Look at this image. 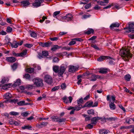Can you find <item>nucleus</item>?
Returning a JSON list of instances; mask_svg holds the SVG:
<instances>
[{
    "mask_svg": "<svg viewBox=\"0 0 134 134\" xmlns=\"http://www.w3.org/2000/svg\"><path fill=\"white\" fill-rule=\"evenodd\" d=\"M119 53L123 57V59L125 60H128L129 58L131 57L129 50L126 48H123L121 49Z\"/></svg>",
    "mask_w": 134,
    "mask_h": 134,
    "instance_id": "1",
    "label": "nucleus"
},
{
    "mask_svg": "<svg viewBox=\"0 0 134 134\" xmlns=\"http://www.w3.org/2000/svg\"><path fill=\"white\" fill-rule=\"evenodd\" d=\"M33 81L36 87H40L43 86V80L38 77H36L33 79Z\"/></svg>",
    "mask_w": 134,
    "mask_h": 134,
    "instance_id": "2",
    "label": "nucleus"
},
{
    "mask_svg": "<svg viewBox=\"0 0 134 134\" xmlns=\"http://www.w3.org/2000/svg\"><path fill=\"white\" fill-rule=\"evenodd\" d=\"M67 68V66L66 65H62L60 66L58 73V76L61 77L62 76Z\"/></svg>",
    "mask_w": 134,
    "mask_h": 134,
    "instance_id": "3",
    "label": "nucleus"
},
{
    "mask_svg": "<svg viewBox=\"0 0 134 134\" xmlns=\"http://www.w3.org/2000/svg\"><path fill=\"white\" fill-rule=\"evenodd\" d=\"M44 79L45 81L49 84H51L52 83V78L49 75H46L44 77Z\"/></svg>",
    "mask_w": 134,
    "mask_h": 134,
    "instance_id": "4",
    "label": "nucleus"
},
{
    "mask_svg": "<svg viewBox=\"0 0 134 134\" xmlns=\"http://www.w3.org/2000/svg\"><path fill=\"white\" fill-rule=\"evenodd\" d=\"M72 16L70 14H67L65 16L62 17V21H66L65 20H66L67 21L71 20L72 18Z\"/></svg>",
    "mask_w": 134,
    "mask_h": 134,
    "instance_id": "5",
    "label": "nucleus"
},
{
    "mask_svg": "<svg viewBox=\"0 0 134 134\" xmlns=\"http://www.w3.org/2000/svg\"><path fill=\"white\" fill-rule=\"evenodd\" d=\"M134 24L131 23L129 24V26L128 27H125L124 29V30L128 29L129 31H126V32H134Z\"/></svg>",
    "mask_w": 134,
    "mask_h": 134,
    "instance_id": "6",
    "label": "nucleus"
},
{
    "mask_svg": "<svg viewBox=\"0 0 134 134\" xmlns=\"http://www.w3.org/2000/svg\"><path fill=\"white\" fill-rule=\"evenodd\" d=\"M44 2V0H36L32 4V5L34 7H38L41 6V4Z\"/></svg>",
    "mask_w": 134,
    "mask_h": 134,
    "instance_id": "7",
    "label": "nucleus"
},
{
    "mask_svg": "<svg viewBox=\"0 0 134 134\" xmlns=\"http://www.w3.org/2000/svg\"><path fill=\"white\" fill-rule=\"evenodd\" d=\"M42 54L40 53L38 54L37 56V57L40 59L43 58V57H46L48 55V52L47 51H43L42 52Z\"/></svg>",
    "mask_w": 134,
    "mask_h": 134,
    "instance_id": "8",
    "label": "nucleus"
},
{
    "mask_svg": "<svg viewBox=\"0 0 134 134\" xmlns=\"http://www.w3.org/2000/svg\"><path fill=\"white\" fill-rule=\"evenodd\" d=\"M62 99L63 100V102L66 104L71 103L72 99V98L71 96L69 97L68 98L66 96H65Z\"/></svg>",
    "mask_w": 134,
    "mask_h": 134,
    "instance_id": "9",
    "label": "nucleus"
},
{
    "mask_svg": "<svg viewBox=\"0 0 134 134\" xmlns=\"http://www.w3.org/2000/svg\"><path fill=\"white\" fill-rule=\"evenodd\" d=\"M69 71L72 72L78 70V68L72 65H70L69 66Z\"/></svg>",
    "mask_w": 134,
    "mask_h": 134,
    "instance_id": "10",
    "label": "nucleus"
},
{
    "mask_svg": "<svg viewBox=\"0 0 134 134\" xmlns=\"http://www.w3.org/2000/svg\"><path fill=\"white\" fill-rule=\"evenodd\" d=\"M31 0H23L21 2V3L23 4L24 6H26L30 5V3L29 2H31Z\"/></svg>",
    "mask_w": 134,
    "mask_h": 134,
    "instance_id": "11",
    "label": "nucleus"
},
{
    "mask_svg": "<svg viewBox=\"0 0 134 134\" xmlns=\"http://www.w3.org/2000/svg\"><path fill=\"white\" fill-rule=\"evenodd\" d=\"M99 78L100 76L99 75H92L91 77L89 78V79L90 81H94L96 80L97 78Z\"/></svg>",
    "mask_w": 134,
    "mask_h": 134,
    "instance_id": "12",
    "label": "nucleus"
},
{
    "mask_svg": "<svg viewBox=\"0 0 134 134\" xmlns=\"http://www.w3.org/2000/svg\"><path fill=\"white\" fill-rule=\"evenodd\" d=\"M6 60L7 62L11 63L14 62L16 60L15 58L13 57H7Z\"/></svg>",
    "mask_w": 134,
    "mask_h": 134,
    "instance_id": "13",
    "label": "nucleus"
},
{
    "mask_svg": "<svg viewBox=\"0 0 134 134\" xmlns=\"http://www.w3.org/2000/svg\"><path fill=\"white\" fill-rule=\"evenodd\" d=\"M93 102L91 100L85 103L84 105V107H92L93 106Z\"/></svg>",
    "mask_w": 134,
    "mask_h": 134,
    "instance_id": "14",
    "label": "nucleus"
},
{
    "mask_svg": "<svg viewBox=\"0 0 134 134\" xmlns=\"http://www.w3.org/2000/svg\"><path fill=\"white\" fill-rule=\"evenodd\" d=\"M8 42L10 43V45L12 48H16L19 45V43L15 41H14L13 43L9 42Z\"/></svg>",
    "mask_w": 134,
    "mask_h": 134,
    "instance_id": "15",
    "label": "nucleus"
},
{
    "mask_svg": "<svg viewBox=\"0 0 134 134\" xmlns=\"http://www.w3.org/2000/svg\"><path fill=\"white\" fill-rule=\"evenodd\" d=\"M109 58V57H108L106 56H102L100 57L97 59L98 61L99 62H101L103 61L106 59H108Z\"/></svg>",
    "mask_w": 134,
    "mask_h": 134,
    "instance_id": "16",
    "label": "nucleus"
},
{
    "mask_svg": "<svg viewBox=\"0 0 134 134\" xmlns=\"http://www.w3.org/2000/svg\"><path fill=\"white\" fill-rule=\"evenodd\" d=\"M40 44L43 47H48L50 46V44L48 42L42 43L40 42Z\"/></svg>",
    "mask_w": 134,
    "mask_h": 134,
    "instance_id": "17",
    "label": "nucleus"
},
{
    "mask_svg": "<svg viewBox=\"0 0 134 134\" xmlns=\"http://www.w3.org/2000/svg\"><path fill=\"white\" fill-rule=\"evenodd\" d=\"M59 68V66H58L53 65V70L55 72L58 73Z\"/></svg>",
    "mask_w": 134,
    "mask_h": 134,
    "instance_id": "18",
    "label": "nucleus"
},
{
    "mask_svg": "<svg viewBox=\"0 0 134 134\" xmlns=\"http://www.w3.org/2000/svg\"><path fill=\"white\" fill-rule=\"evenodd\" d=\"M120 24L117 23H115L112 24L110 26V27L111 29H113L114 27H118L120 26Z\"/></svg>",
    "mask_w": 134,
    "mask_h": 134,
    "instance_id": "19",
    "label": "nucleus"
},
{
    "mask_svg": "<svg viewBox=\"0 0 134 134\" xmlns=\"http://www.w3.org/2000/svg\"><path fill=\"white\" fill-rule=\"evenodd\" d=\"M9 123L10 124L12 125H18V122L16 121H14L12 119H10L9 120Z\"/></svg>",
    "mask_w": 134,
    "mask_h": 134,
    "instance_id": "20",
    "label": "nucleus"
},
{
    "mask_svg": "<svg viewBox=\"0 0 134 134\" xmlns=\"http://www.w3.org/2000/svg\"><path fill=\"white\" fill-rule=\"evenodd\" d=\"M109 106L111 110H114L116 108V106L113 103L110 102Z\"/></svg>",
    "mask_w": 134,
    "mask_h": 134,
    "instance_id": "21",
    "label": "nucleus"
},
{
    "mask_svg": "<svg viewBox=\"0 0 134 134\" xmlns=\"http://www.w3.org/2000/svg\"><path fill=\"white\" fill-rule=\"evenodd\" d=\"M4 97L5 99H8L11 98L12 95L10 93H7L4 95Z\"/></svg>",
    "mask_w": 134,
    "mask_h": 134,
    "instance_id": "22",
    "label": "nucleus"
},
{
    "mask_svg": "<svg viewBox=\"0 0 134 134\" xmlns=\"http://www.w3.org/2000/svg\"><path fill=\"white\" fill-rule=\"evenodd\" d=\"M98 117H94L92 118V119L91 124H96L97 122L98 119H98Z\"/></svg>",
    "mask_w": 134,
    "mask_h": 134,
    "instance_id": "23",
    "label": "nucleus"
},
{
    "mask_svg": "<svg viewBox=\"0 0 134 134\" xmlns=\"http://www.w3.org/2000/svg\"><path fill=\"white\" fill-rule=\"evenodd\" d=\"M109 132L108 130H100L99 131L100 134H107Z\"/></svg>",
    "mask_w": 134,
    "mask_h": 134,
    "instance_id": "24",
    "label": "nucleus"
},
{
    "mask_svg": "<svg viewBox=\"0 0 134 134\" xmlns=\"http://www.w3.org/2000/svg\"><path fill=\"white\" fill-rule=\"evenodd\" d=\"M36 86L34 84L32 85H27L26 87V88L29 89H32L35 88Z\"/></svg>",
    "mask_w": 134,
    "mask_h": 134,
    "instance_id": "25",
    "label": "nucleus"
},
{
    "mask_svg": "<svg viewBox=\"0 0 134 134\" xmlns=\"http://www.w3.org/2000/svg\"><path fill=\"white\" fill-rule=\"evenodd\" d=\"M82 107V105H80L77 107H74V109L75 111H77L80 110Z\"/></svg>",
    "mask_w": 134,
    "mask_h": 134,
    "instance_id": "26",
    "label": "nucleus"
},
{
    "mask_svg": "<svg viewBox=\"0 0 134 134\" xmlns=\"http://www.w3.org/2000/svg\"><path fill=\"white\" fill-rule=\"evenodd\" d=\"M27 51L26 50H23L21 53H19V56L23 57L26 55L27 53Z\"/></svg>",
    "mask_w": 134,
    "mask_h": 134,
    "instance_id": "27",
    "label": "nucleus"
},
{
    "mask_svg": "<svg viewBox=\"0 0 134 134\" xmlns=\"http://www.w3.org/2000/svg\"><path fill=\"white\" fill-rule=\"evenodd\" d=\"M9 80V79L8 78L4 77L2 79L1 81V83L3 84H4L8 81Z\"/></svg>",
    "mask_w": 134,
    "mask_h": 134,
    "instance_id": "28",
    "label": "nucleus"
},
{
    "mask_svg": "<svg viewBox=\"0 0 134 134\" xmlns=\"http://www.w3.org/2000/svg\"><path fill=\"white\" fill-rule=\"evenodd\" d=\"M124 78L126 80L129 81L130 80L131 76L129 74H127L125 76Z\"/></svg>",
    "mask_w": 134,
    "mask_h": 134,
    "instance_id": "29",
    "label": "nucleus"
},
{
    "mask_svg": "<svg viewBox=\"0 0 134 134\" xmlns=\"http://www.w3.org/2000/svg\"><path fill=\"white\" fill-rule=\"evenodd\" d=\"M99 72L102 74H105L107 72V70L106 69H101L99 71Z\"/></svg>",
    "mask_w": 134,
    "mask_h": 134,
    "instance_id": "30",
    "label": "nucleus"
},
{
    "mask_svg": "<svg viewBox=\"0 0 134 134\" xmlns=\"http://www.w3.org/2000/svg\"><path fill=\"white\" fill-rule=\"evenodd\" d=\"M30 35L32 37L35 38L37 37V34L35 32L32 31Z\"/></svg>",
    "mask_w": 134,
    "mask_h": 134,
    "instance_id": "31",
    "label": "nucleus"
},
{
    "mask_svg": "<svg viewBox=\"0 0 134 134\" xmlns=\"http://www.w3.org/2000/svg\"><path fill=\"white\" fill-rule=\"evenodd\" d=\"M20 84V80L19 79H17L16 81L14 83V85L15 86H19Z\"/></svg>",
    "mask_w": 134,
    "mask_h": 134,
    "instance_id": "32",
    "label": "nucleus"
},
{
    "mask_svg": "<svg viewBox=\"0 0 134 134\" xmlns=\"http://www.w3.org/2000/svg\"><path fill=\"white\" fill-rule=\"evenodd\" d=\"M58 118L57 116H53L51 117L52 120L53 121L57 122Z\"/></svg>",
    "mask_w": 134,
    "mask_h": 134,
    "instance_id": "33",
    "label": "nucleus"
},
{
    "mask_svg": "<svg viewBox=\"0 0 134 134\" xmlns=\"http://www.w3.org/2000/svg\"><path fill=\"white\" fill-rule=\"evenodd\" d=\"M60 48L57 45L54 46L51 49V50L53 51H55L56 50Z\"/></svg>",
    "mask_w": 134,
    "mask_h": 134,
    "instance_id": "34",
    "label": "nucleus"
},
{
    "mask_svg": "<svg viewBox=\"0 0 134 134\" xmlns=\"http://www.w3.org/2000/svg\"><path fill=\"white\" fill-rule=\"evenodd\" d=\"M18 64L17 63H14L12 66V69L14 70L16 69L17 67Z\"/></svg>",
    "mask_w": 134,
    "mask_h": 134,
    "instance_id": "35",
    "label": "nucleus"
},
{
    "mask_svg": "<svg viewBox=\"0 0 134 134\" xmlns=\"http://www.w3.org/2000/svg\"><path fill=\"white\" fill-rule=\"evenodd\" d=\"M97 3L98 4L102 6H105L106 5V4L104 3L103 1H97Z\"/></svg>",
    "mask_w": 134,
    "mask_h": 134,
    "instance_id": "36",
    "label": "nucleus"
},
{
    "mask_svg": "<svg viewBox=\"0 0 134 134\" xmlns=\"http://www.w3.org/2000/svg\"><path fill=\"white\" fill-rule=\"evenodd\" d=\"M94 32V30L92 29H90L89 30L87 31L85 33V34H87L89 35L91 34V33H93Z\"/></svg>",
    "mask_w": 134,
    "mask_h": 134,
    "instance_id": "37",
    "label": "nucleus"
},
{
    "mask_svg": "<svg viewBox=\"0 0 134 134\" xmlns=\"http://www.w3.org/2000/svg\"><path fill=\"white\" fill-rule=\"evenodd\" d=\"M10 84H7L4 85L2 87V89L4 90H6L8 89V88L10 86Z\"/></svg>",
    "mask_w": 134,
    "mask_h": 134,
    "instance_id": "38",
    "label": "nucleus"
},
{
    "mask_svg": "<svg viewBox=\"0 0 134 134\" xmlns=\"http://www.w3.org/2000/svg\"><path fill=\"white\" fill-rule=\"evenodd\" d=\"M26 71L29 73H32L34 72V69L33 68H29L27 69L26 70Z\"/></svg>",
    "mask_w": 134,
    "mask_h": 134,
    "instance_id": "39",
    "label": "nucleus"
},
{
    "mask_svg": "<svg viewBox=\"0 0 134 134\" xmlns=\"http://www.w3.org/2000/svg\"><path fill=\"white\" fill-rule=\"evenodd\" d=\"M9 114L11 115H17L19 114V113L15 111H11L9 113Z\"/></svg>",
    "mask_w": 134,
    "mask_h": 134,
    "instance_id": "40",
    "label": "nucleus"
},
{
    "mask_svg": "<svg viewBox=\"0 0 134 134\" xmlns=\"http://www.w3.org/2000/svg\"><path fill=\"white\" fill-rule=\"evenodd\" d=\"M65 120L66 119L65 118H58L57 122H65Z\"/></svg>",
    "mask_w": 134,
    "mask_h": 134,
    "instance_id": "41",
    "label": "nucleus"
},
{
    "mask_svg": "<svg viewBox=\"0 0 134 134\" xmlns=\"http://www.w3.org/2000/svg\"><path fill=\"white\" fill-rule=\"evenodd\" d=\"M83 102L82 98H81L79 100H77V103L78 104H82Z\"/></svg>",
    "mask_w": 134,
    "mask_h": 134,
    "instance_id": "42",
    "label": "nucleus"
},
{
    "mask_svg": "<svg viewBox=\"0 0 134 134\" xmlns=\"http://www.w3.org/2000/svg\"><path fill=\"white\" fill-rule=\"evenodd\" d=\"M76 43L75 40H73V39L69 43L68 45L69 46H72Z\"/></svg>",
    "mask_w": 134,
    "mask_h": 134,
    "instance_id": "43",
    "label": "nucleus"
},
{
    "mask_svg": "<svg viewBox=\"0 0 134 134\" xmlns=\"http://www.w3.org/2000/svg\"><path fill=\"white\" fill-rule=\"evenodd\" d=\"M31 126H29V125H25L24 126L22 127V128L23 129H29L30 128H31Z\"/></svg>",
    "mask_w": 134,
    "mask_h": 134,
    "instance_id": "44",
    "label": "nucleus"
},
{
    "mask_svg": "<svg viewBox=\"0 0 134 134\" xmlns=\"http://www.w3.org/2000/svg\"><path fill=\"white\" fill-rule=\"evenodd\" d=\"M87 113L89 114H94V110L91 109L87 111Z\"/></svg>",
    "mask_w": 134,
    "mask_h": 134,
    "instance_id": "45",
    "label": "nucleus"
},
{
    "mask_svg": "<svg viewBox=\"0 0 134 134\" xmlns=\"http://www.w3.org/2000/svg\"><path fill=\"white\" fill-rule=\"evenodd\" d=\"M12 30V27L9 26H8L7 27L6 31L7 32L10 33L11 32Z\"/></svg>",
    "mask_w": 134,
    "mask_h": 134,
    "instance_id": "46",
    "label": "nucleus"
},
{
    "mask_svg": "<svg viewBox=\"0 0 134 134\" xmlns=\"http://www.w3.org/2000/svg\"><path fill=\"white\" fill-rule=\"evenodd\" d=\"M25 101H21L18 102L17 104L19 105H24Z\"/></svg>",
    "mask_w": 134,
    "mask_h": 134,
    "instance_id": "47",
    "label": "nucleus"
},
{
    "mask_svg": "<svg viewBox=\"0 0 134 134\" xmlns=\"http://www.w3.org/2000/svg\"><path fill=\"white\" fill-rule=\"evenodd\" d=\"M113 3H112L111 4L109 5H108L107 6L104 7H103V8L104 9H108L110 8L111 7V6H113Z\"/></svg>",
    "mask_w": 134,
    "mask_h": 134,
    "instance_id": "48",
    "label": "nucleus"
},
{
    "mask_svg": "<svg viewBox=\"0 0 134 134\" xmlns=\"http://www.w3.org/2000/svg\"><path fill=\"white\" fill-rule=\"evenodd\" d=\"M60 13V11H57L54 12L53 15V16L54 17H55L56 16L59 14Z\"/></svg>",
    "mask_w": 134,
    "mask_h": 134,
    "instance_id": "49",
    "label": "nucleus"
},
{
    "mask_svg": "<svg viewBox=\"0 0 134 134\" xmlns=\"http://www.w3.org/2000/svg\"><path fill=\"white\" fill-rule=\"evenodd\" d=\"M49 39L52 41H55L58 40V37H50L49 38Z\"/></svg>",
    "mask_w": 134,
    "mask_h": 134,
    "instance_id": "50",
    "label": "nucleus"
},
{
    "mask_svg": "<svg viewBox=\"0 0 134 134\" xmlns=\"http://www.w3.org/2000/svg\"><path fill=\"white\" fill-rule=\"evenodd\" d=\"M91 16V15L90 14H89L88 15H83L82 16V18L83 19H85L87 18H88L90 17Z\"/></svg>",
    "mask_w": 134,
    "mask_h": 134,
    "instance_id": "51",
    "label": "nucleus"
},
{
    "mask_svg": "<svg viewBox=\"0 0 134 134\" xmlns=\"http://www.w3.org/2000/svg\"><path fill=\"white\" fill-rule=\"evenodd\" d=\"M24 77L26 79L29 80L30 78V76L28 74H25Z\"/></svg>",
    "mask_w": 134,
    "mask_h": 134,
    "instance_id": "52",
    "label": "nucleus"
},
{
    "mask_svg": "<svg viewBox=\"0 0 134 134\" xmlns=\"http://www.w3.org/2000/svg\"><path fill=\"white\" fill-rule=\"evenodd\" d=\"M58 61V58L57 57H55L53 58V63L57 62Z\"/></svg>",
    "mask_w": 134,
    "mask_h": 134,
    "instance_id": "53",
    "label": "nucleus"
},
{
    "mask_svg": "<svg viewBox=\"0 0 134 134\" xmlns=\"http://www.w3.org/2000/svg\"><path fill=\"white\" fill-rule=\"evenodd\" d=\"M59 88V86H55L52 89V91H54L58 90Z\"/></svg>",
    "mask_w": 134,
    "mask_h": 134,
    "instance_id": "54",
    "label": "nucleus"
},
{
    "mask_svg": "<svg viewBox=\"0 0 134 134\" xmlns=\"http://www.w3.org/2000/svg\"><path fill=\"white\" fill-rule=\"evenodd\" d=\"M73 40H75L77 41H79V42H81L82 41H83V40L81 39L80 38H76L74 39H73Z\"/></svg>",
    "mask_w": 134,
    "mask_h": 134,
    "instance_id": "55",
    "label": "nucleus"
},
{
    "mask_svg": "<svg viewBox=\"0 0 134 134\" xmlns=\"http://www.w3.org/2000/svg\"><path fill=\"white\" fill-rule=\"evenodd\" d=\"M61 88L63 89H65L66 87V85L65 83H63L61 85Z\"/></svg>",
    "mask_w": 134,
    "mask_h": 134,
    "instance_id": "56",
    "label": "nucleus"
},
{
    "mask_svg": "<svg viewBox=\"0 0 134 134\" xmlns=\"http://www.w3.org/2000/svg\"><path fill=\"white\" fill-rule=\"evenodd\" d=\"M28 113H27L26 112H24L23 113H22L21 114V115L24 116L26 117L29 114Z\"/></svg>",
    "mask_w": 134,
    "mask_h": 134,
    "instance_id": "57",
    "label": "nucleus"
},
{
    "mask_svg": "<svg viewBox=\"0 0 134 134\" xmlns=\"http://www.w3.org/2000/svg\"><path fill=\"white\" fill-rule=\"evenodd\" d=\"M91 123V124H88L87 125V127L89 129L92 128L93 127V125Z\"/></svg>",
    "mask_w": 134,
    "mask_h": 134,
    "instance_id": "58",
    "label": "nucleus"
},
{
    "mask_svg": "<svg viewBox=\"0 0 134 134\" xmlns=\"http://www.w3.org/2000/svg\"><path fill=\"white\" fill-rule=\"evenodd\" d=\"M25 46L28 48H30L32 46V45L31 44L26 43L25 44Z\"/></svg>",
    "mask_w": 134,
    "mask_h": 134,
    "instance_id": "59",
    "label": "nucleus"
},
{
    "mask_svg": "<svg viewBox=\"0 0 134 134\" xmlns=\"http://www.w3.org/2000/svg\"><path fill=\"white\" fill-rule=\"evenodd\" d=\"M91 7V4H88L85 5V8L87 9Z\"/></svg>",
    "mask_w": 134,
    "mask_h": 134,
    "instance_id": "60",
    "label": "nucleus"
},
{
    "mask_svg": "<svg viewBox=\"0 0 134 134\" xmlns=\"http://www.w3.org/2000/svg\"><path fill=\"white\" fill-rule=\"evenodd\" d=\"M48 122H41V124L44 126H46L47 125Z\"/></svg>",
    "mask_w": 134,
    "mask_h": 134,
    "instance_id": "61",
    "label": "nucleus"
},
{
    "mask_svg": "<svg viewBox=\"0 0 134 134\" xmlns=\"http://www.w3.org/2000/svg\"><path fill=\"white\" fill-rule=\"evenodd\" d=\"M90 98V95H88L85 97L83 99L84 100H87L89 99Z\"/></svg>",
    "mask_w": 134,
    "mask_h": 134,
    "instance_id": "62",
    "label": "nucleus"
},
{
    "mask_svg": "<svg viewBox=\"0 0 134 134\" xmlns=\"http://www.w3.org/2000/svg\"><path fill=\"white\" fill-rule=\"evenodd\" d=\"M18 100L17 99H14L11 100L10 101V102H13L15 103L16 102H18Z\"/></svg>",
    "mask_w": 134,
    "mask_h": 134,
    "instance_id": "63",
    "label": "nucleus"
},
{
    "mask_svg": "<svg viewBox=\"0 0 134 134\" xmlns=\"http://www.w3.org/2000/svg\"><path fill=\"white\" fill-rule=\"evenodd\" d=\"M92 47L96 49L97 50L99 49V48L96 45H92Z\"/></svg>",
    "mask_w": 134,
    "mask_h": 134,
    "instance_id": "64",
    "label": "nucleus"
}]
</instances>
